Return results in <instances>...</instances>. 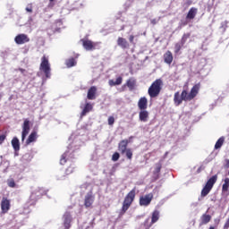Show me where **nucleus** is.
<instances>
[{
	"mask_svg": "<svg viewBox=\"0 0 229 229\" xmlns=\"http://www.w3.org/2000/svg\"><path fill=\"white\" fill-rule=\"evenodd\" d=\"M210 191H212V188H209L208 186L205 185L201 191V197L205 198V196H208Z\"/></svg>",
	"mask_w": 229,
	"mask_h": 229,
	"instance_id": "nucleus-32",
	"label": "nucleus"
},
{
	"mask_svg": "<svg viewBox=\"0 0 229 229\" xmlns=\"http://www.w3.org/2000/svg\"><path fill=\"white\" fill-rule=\"evenodd\" d=\"M123 83V77H117L115 81L109 80L108 84L110 87H115V85H121Z\"/></svg>",
	"mask_w": 229,
	"mask_h": 229,
	"instance_id": "nucleus-23",
	"label": "nucleus"
},
{
	"mask_svg": "<svg viewBox=\"0 0 229 229\" xmlns=\"http://www.w3.org/2000/svg\"><path fill=\"white\" fill-rule=\"evenodd\" d=\"M39 69L44 72L46 78H51V64H49V59L46 55L41 58Z\"/></svg>",
	"mask_w": 229,
	"mask_h": 229,
	"instance_id": "nucleus-4",
	"label": "nucleus"
},
{
	"mask_svg": "<svg viewBox=\"0 0 229 229\" xmlns=\"http://www.w3.org/2000/svg\"><path fill=\"white\" fill-rule=\"evenodd\" d=\"M117 46H119V47L122 49H130V43H128V40H126L124 38H118Z\"/></svg>",
	"mask_w": 229,
	"mask_h": 229,
	"instance_id": "nucleus-12",
	"label": "nucleus"
},
{
	"mask_svg": "<svg viewBox=\"0 0 229 229\" xmlns=\"http://www.w3.org/2000/svg\"><path fill=\"white\" fill-rule=\"evenodd\" d=\"M107 123L109 126H114V123H115V118H114V116H109L107 119Z\"/></svg>",
	"mask_w": 229,
	"mask_h": 229,
	"instance_id": "nucleus-38",
	"label": "nucleus"
},
{
	"mask_svg": "<svg viewBox=\"0 0 229 229\" xmlns=\"http://www.w3.org/2000/svg\"><path fill=\"white\" fill-rule=\"evenodd\" d=\"M94 194H92V191H89L86 194L84 198V207L86 208H92V205H94Z\"/></svg>",
	"mask_w": 229,
	"mask_h": 229,
	"instance_id": "nucleus-7",
	"label": "nucleus"
},
{
	"mask_svg": "<svg viewBox=\"0 0 229 229\" xmlns=\"http://www.w3.org/2000/svg\"><path fill=\"white\" fill-rule=\"evenodd\" d=\"M14 42H15L18 46H21L22 44H26V43L30 42V38H29L28 35H26V34H18V35L14 38Z\"/></svg>",
	"mask_w": 229,
	"mask_h": 229,
	"instance_id": "nucleus-8",
	"label": "nucleus"
},
{
	"mask_svg": "<svg viewBox=\"0 0 229 229\" xmlns=\"http://www.w3.org/2000/svg\"><path fill=\"white\" fill-rule=\"evenodd\" d=\"M224 228H225V229H228V228H229V217H228V219L226 220V222H225V225H224Z\"/></svg>",
	"mask_w": 229,
	"mask_h": 229,
	"instance_id": "nucleus-43",
	"label": "nucleus"
},
{
	"mask_svg": "<svg viewBox=\"0 0 229 229\" xmlns=\"http://www.w3.org/2000/svg\"><path fill=\"white\" fill-rule=\"evenodd\" d=\"M140 205H144V196H141L140 199Z\"/></svg>",
	"mask_w": 229,
	"mask_h": 229,
	"instance_id": "nucleus-44",
	"label": "nucleus"
},
{
	"mask_svg": "<svg viewBox=\"0 0 229 229\" xmlns=\"http://www.w3.org/2000/svg\"><path fill=\"white\" fill-rule=\"evenodd\" d=\"M135 38V37H133V36H130V38H129V41L130 42H133V39Z\"/></svg>",
	"mask_w": 229,
	"mask_h": 229,
	"instance_id": "nucleus-46",
	"label": "nucleus"
},
{
	"mask_svg": "<svg viewBox=\"0 0 229 229\" xmlns=\"http://www.w3.org/2000/svg\"><path fill=\"white\" fill-rule=\"evenodd\" d=\"M26 12H28L29 13H33V5L31 4H29L27 7H26Z\"/></svg>",
	"mask_w": 229,
	"mask_h": 229,
	"instance_id": "nucleus-40",
	"label": "nucleus"
},
{
	"mask_svg": "<svg viewBox=\"0 0 229 229\" xmlns=\"http://www.w3.org/2000/svg\"><path fill=\"white\" fill-rule=\"evenodd\" d=\"M7 185H8V187H11V189H15V187H16L17 184H15V180H13V179H9V180L7 181Z\"/></svg>",
	"mask_w": 229,
	"mask_h": 229,
	"instance_id": "nucleus-36",
	"label": "nucleus"
},
{
	"mask_svg": "<svg viewBox=\"0 0 229 229\" xmlns=\"http://www.w3.org/2000/svg\"><path fill=\"white\" fill-rule=\"evenodd\" d=\"M76 59H74V57H72L68 60H66V66L68 68H71V67H74L76 65Z\"/></svg>",
	"mask_w": 229,
	"mask_h": 229,
	"instance_id": "nucleus-30",
	"label": "nucleus"
},
{
	"mask_svg": "<svg viewBox=\"0 0 229 229\" xmlns=\"http://www.w3.org/2000/svg\"><path fill=\"white\" fill-rule=\"evenodd\" d=\"M139 107L141 110L140 112V120L144 121V98H141L139 101Z\"/></svg>",
	"mask_w": 229,
	"mask_h": 229,
	"instance_id": "nucleus-19",
	"label": "nucleus"
},
{
	"mask_svg": "<svg viewBox=\"0 0 229 229\" xmlns=\"http://www.w3.org/2000/svg\"><path fill=\"white\" fill-rule=\"evenodd\" d=\"M174 103L175 106H180L182 103H183V98H182V95H180V92H175L174 95Z\"/></svg>",
	"mask_w": 229,
	"mask_h": 229,
	"instance_id": "nucleus-13",
	"label": "nucleus"
},
{
	"mask_svg": "<svg viewBox=\"0 0 229 229\" xmlns=\"http://www.w3.org/2000/svg\"><path fill=\"white\" fill-rule=\"evenodd\" d=\"M30 122L29 119H25L23 121V124L21 125L22 131H21V142H24L26 140V137H28V134L30 133Z\"/></svg>",
	"mask_w": 229,
	"mask_h": 229,
	"instance_id": "nucleus-5",
	"label": "nucleus"
},
{
	"mask_svg": "<svg viewBox=\"0 0 229 229\" xmlns=\"http://www.w3.org/2000/svg\"><path fill=\"white\" fill-rule=\"evenodd\" d=\"M148 103V99L144 98V104Z\"/></svg>",
	"mask_w": 229,
	"mask_h": 229,
	"instance_id": "nucleus-50",
	"label": "nucleus"
},
{
	"mask_svg": "<svg viewBox=\"0 0 229 229\" xmlns=\"http://www.w3.org/2000/svg\"><path fill=\"white\" fill-rule=\"evenodd\" d=\"M72 221V218H71V214L66 213L64 215V226L65 229L71 228V223Z\"/></svg>",
	"mask_w": 229,
	"mask_h": 229,
	"instance_id": "nucleus-17",
	"label": "nucleus"
},
{
	"mask_svg": "<svg viewBox=\"0 0 229 229\" xmlns=\"http://www.w3.org/2000/svg\"><path fill=\"white\" fill-rule=\"evenodd\" d=\"M157 22H158V20L157 19H154V20H151V24H157Z\"/></svg>",
	"mask_w": 229,
	"mask_h": 229,
	"instance_id": "nucleus-45",
	"label": "nucleus"
},
{
	"mask_svg": "<svg viewBox=\"0 0 229 229\" xmlns=\"http://www.w3.org/2000/svg\"><path fill=\"white\" fill-rule=\"evenodd\" d=\"M131 139H133V136H131L129 140H121L118 144V151H120L122 155L125 154L128 160L133 158V151H131V148H128V144L131 142Z\"/></svg>",
	"mask_w": 229,
	"mask_h": 229,
	"instance_id": "nucleus-1",
	"label": "nucleus"
},
{
	"mask_svg": "<svg viewBox=\"0 0 229 229\" xmlns=\"http://www.w3.org/2000/svg\"><path fill=\"white\" fill-rule=\"evenodd\" d=\"M92 108H94L92 106V104L90 103H86L82 112L81 113V117H85V115H87V114H89V112H92Z\"/></svg>",
	"mask_w": 229,
	"mask_h": 229,
	"instance_id": "nucleus-16",
	"label": "nucleus"
},
{
	"mask_svg": "<svg viewBox=\"0 0 229 229\" xmlns=\"http://www.w3.org/2000/svg\"><path fill=\"white\" fill-rule=\"evenodd\" d=\"M199 90V85H195L192 87L191 89V92L189 93L190 95V99H194L195 96H198V92Z\"/></svg>",
	"mask_w": 229,
	"mask_h": 229,
	"instance_id": "nucleus-21",
	"label": "nucleus"
},
{
	"mask_svg": "<svg viewBox=\"0 0 229 229\" xmlns=\"http://www.w3.org/2000/svg\"><path fill=\"white\" fill-rule=\"evenodd\" d=\"M159 218H160V212H158L157 210H155L152 213L151 224L153 225L154 223H157V221H158Z\"/></svg>",
	"mask_w": 229,
	"mask_h": 229,
	"instance_id": "nucleus-26",
	"label": "nucleus"
},
{
	"mask_svg": "<svg viewBox=\"0 0 229 229\" xmlns=\"http://www.w3.org/2000/svg\"><path fill=\"white\" fill-rule=\"evenodd\" d=\"M191 38V34L190 33H187V34H183L180 43L182 45V46H185V43L187 42V39H189Z\"/></svg>",
	"mask_w": 229,
	"mask_h": 229,
	"instance_id": "nucleus-33",
	"label": "nucleus"
},
{
	"mask_svg": "<svg viewBox=\"0 0 229 229\" xmlns=\"http://www.w3.org/2000/svg\"><path fill=\"white\" fill-rule=\"evenodd\" d=\"M11 144L14 149V151H20L21 150V142L19 141V138L18 137H13Z\"/></svg>",
	"mask_w": 229,
	"mask_h": 229,
	"instance_id": "nucleus-15",
	"label": "nucleus"
},
{
	"mask_svg": "<svg viewBox=\"0 0 229 229\" xmlns=\"http://www.w3.org/2000/svg\"><path fill=\"white\" fill-rule=\"evenodd\" d=\"M72 173H74V168L69 166V167L66 169L65 174H72Z\"/></svg>",
	"mask_w": 229,
	"mask_h": 229,
	"instance_id": "nucleus-41",
	"label": "nucleus"
},
{
	"mask_svg": "<svg viewBox=\"0 0 229 229\" xmlns=\"http://www.w3.org/2000/svg\"><path fill=\"white\" fill-rule=\"evenodd\" d=\"M182 46L183 45L181 42H178V43L175 44V46H174V53H175V55H178L180 53V51L182 50Z\"/></svg>",
	"mask_w": 229,
	"mask_h": 229,
	"instance_id": "nucleus-34",
	"label": "nucleus"
},
{
	"mask_svg": "<svg viewBox=\"0 0 229 229\" xmlns=\"http://www.w3.org/2000/svg\"><path fill=\"white\" fill-rule=\"evenodd\" d=\"M135 199V189L131 190L124 198L122 207V214H126L128 208L131 207V203Z\"/></svg>",
	"mask_w": 229,
	"mask_h": 229,
	"instance_id": "nucleus-3",
	"label": "nucleus"
},
{
	"mask_svg": "<svg viewBox=\"0 0 229 229\" xmlns=\"http://www.w3.org/2000/svg\"><path fill=\"white\" fill-rule=\"evenodd\" d=\"M210 219H212V216L210 215L204 214L201 216L202 225H207L210 223Z\"/></svg>",
	"mask_w": 229,
	"mask_h": 229,
	"instance_id": "nucleus-27",
	"label": "nucleus"
},
{
	"mask_svg": "<svg viewBox=\"0 0 229 229\" xmlns=\"http://www.w3.org/2000/svg\"><path fill=\"white\" fill-rule=\"evenodd\" d=\"M151 199H153V193H148L144 196V207H148L149 203H151Z\"/></svg>",
	"mask_w": 229,
	"mask_h": 229,
	"instance_id": "nucleus-25",
	"label": "nucleus"
},
{
	"mask_svg": "<svg viewBox=\"0 0 229 229\" xmlns=\"http://www.w3.org/2000/svg\"><path fill=\"white\" fill-rule=\"evenodd\" d=\"M37 131H32L30 135H29V137H28V139H27V140H26V144H27V146H30V144H31V142H35V141H37Z\"/></svg>",
	"mask_w": 229,
	"mask_h": 229,
	"instance_id": "nucleus-20",
	"label": "nucleus"
},
{
	"mask_svg": "<svg viewBox=\"0 0 229 229\" xmlns=\"http://www.w3.org/2000/svg\"><path fill=\"white\" fill-rule=\"evenodd\" d=\"M227 28H228V21H222L220 24V30H222L223 33L226 31Z\"/></svg>",
	"mask_w": 229,
	"mask_h": 229,
	"instance_id": "nucleus-35",
	"label": "nucleus"
},
{
	"mask_svg": "<svg viewBox=\"0 0 229 229\" xmlns=\"http://www.w3.org/2000/svg\"><path fill=\"white\" fill-rule=\"evenodd\" d=\"M6 140V134L0 135V144H3Z\"/></svg>",
	"mask_w": 229,
	"mask_h": 229,
	"instance_id": "nucleus-42",
	"label": "nucleus"
},
{
	"mask_svg": "<svg viewBox=\"0 0 229 229\" xmlns=\"http://www.w3.org/2000/svg\"><path fill=\"white\" fill-rule=\"evenodd\" d=\"M173 53L171 51H166V53L164 54V61L165 64H167L168 65H171L173 64Z\"/></svg>",
	"mask_w": 229,
	"mask_h": 229,
	"instance_id": "nucleus-14",
	"label": "nucleus"
},
{
	"mask_svg": "<svg viewBox=\"0 0 229 229\" xmlns=\"http://www.w3.org/2000/svg\"><path fill=\"white\" fill-rule=\"evenodd\" d=\"M209 229H214V226H210Z\"/></svg>",
	"mask_w": 229,
	"mask_h": 229,
	"instance_id": "nucleus-51",
	"label": "nucleus"
},
{
	"mask_svg": "<svg viewBox=\"0 0 229 229\" xmlns=\"http://www.w3.org/2000/svg\"><path fill=\"white\" fill-rule=\"evenodd\" d=\"M66 163H67V158H66L65 155H63L60 159V165H64Z\"/></svg>",
	"mask_w": 229,
	"mask_h": 229,
	"instance_id": "nucleus-39",
	"label": "nucleus"
},
{
	"mask_svg": "<svg viewBox=\"0 0 229 229\" xmlns=\"http://www.w3.org/2000/svg\"><path fill=\"white\" fill-rule=\"evenodd\" d=\"M135 79H129L123 87H128L129 90H135V85H136Z\"/></svg>",
	"mask_w": 229,
	"mask_h": 229,
	"instance_id": "nucleus-18",
	"label": "nucleus"
},
{
	"mask_svg": "<svg viewBox=\"0 0 229 229\" xmlns=\"http://www.w3.org/2000/svg\"><path fill=\"white\" fill-rule=\"evenodd\" d=\"M50 1V3H53V1H55V0H49Z\"/></svg>",
	"mask_w": 229,
	"mask_h": 229,
	"instance_id": "nucleus-52",
	"label": "nucleus"
},
{
	"mask_svg": "<svg viewBox=\"0 0 229 229\" xmlns=\"http://www.w3.org/2000/svg\"><path fill=\"white\" fill-rule=\"evenodd\" d=\"M224 184L222 186V192H228V189H229V178L226 177L224 181Z\"/></svg>",
	"mask_w": 229,
	"mask_h": 229,
	"instance_id": "nucleus-31",
	"label": "nucleus"
},
{
	"mask_svg": "<svg viewBox=\"0 0 229 229\" xmlns=\"http://www.w3.org/2000/svg\"><path fill=\"white\" fill-rule=\"evenodd\" d=\"M120 157L121 155L119 154V152H114L112 156V160L113 162H117V160H119Z\"/></svg>",
	"mask_w": 229,
	"mask_h": 229,
	"instance_id": "nucleus-37",
	"label": "nucleus"
},
{
	"mask_svg": "<svg viewBox=\"0 0 229 229\" xmlns=\"http://www.w3.org/2000/svg\"><path fill=\"white\" fill-rule=\"evenodd\" d=\"M181 98H182L183 101H191V96L187 92V90L183 89L181 94Z\"/></svg>",
	"mask_w": 229,
	"mask_h": 229,
	"instance_id": "nucleus-28",
	"label": "nucleus"
},
{
	"mask_svg": "<svg viewBox=\"0 0 229 229\" xmlns=\"http://www.w3.org/2000/svg\"><path fill=\"white\" fill-rule=\"evenodd\" d=\"M167 155H169V152L165 153V157H167Z\"/></svg>",
	"mask_w": 229,
	"mask_h": 229,
	"instance_id": "nucleus-49",
	"label": "nucleus"
},
{
	"mask_svg": "<svg viewBox=\"0 0 229 229\" xmlns=\"http://www.w3.org/2000/svg\"><path fill=\"white\" fill-rule=\"evenodd\" d=\"M162 169V164L157 163L154 166L153 174H152V181L157 182L158 178H160V170Z\"/></svg>",
	"mask_w": 229,
	"mask_h": 229,
	"instance_id": "nucleus-10",
	"label": "nucleus"
},
{
	"mask_svg": "<svg viewBox=\"0 0 229 229\" xmlns=\"http://www.w3.org/2000/svg\"><path fill=\"white\" fill-rule=\"evenodd\" d=\"M97 94H98V87L91 86L88 90L87 98L92 101L96 99Z\"/></svg>",
	"mask_w": 229,
	"mask_h": 229,
	"instance_id": "nucleus-11",
	"label": "nucleus"
},
{
	"mask_svg": "<svg viewBox=\"0 0 229 229\" xmlns=\"http://www.w3.org/2000/svg\"><path fill=\"white\" fill-rule=\"evenodd\" d=\"M148 117V112L144 111V120L146 121V118Z\"/></svg>",
	"mask_w": 229,
	"mask_h": 229,
	"instance_id": "nucleus-47",
	"label": "nucleus"
},
{
	"mask_svg": "<svg viewBox=\"0 0 229 229\" xmlns=\"http://www.w3.org/2000/svg\"><path fill=\"white\" fill-rule=\"evenodd\" d=\"M225 143V137H221L217 140V141L215 144V149H219Z\"/></svg>",
	"mask_w": 229,
	"mask_h": 229,
	"instance_id": "nucleus-29",
	"label": "nucleus"
},
{
	"mask_svg": "<svg viewBox=\"0 0 229 229\" xmlns=\"http://www.w3.org/2000/svg\"><path fill=\"white\" fill-rule=\"evenodd\" d=\"M162 87H164V81L162 79H157L148 88V95L150 98H158L162 90Z\"/></svg>",
	"mask_w": 229,
	"mask_h": 229,
	"instance_id": "nucleus-2",
	"label": "nucleus"
},
{
	"mask_svg": "<svg viewBox=\"0 0 229 229\" xmlns=\"http://www.w3.org/2000/svg\"><path fill=\"white\" fill-rule=\"evenodd\" d=\"M198 13V9L197 8H191L190 11L188 12V14H187V19H194V17H196V14Z\"/></svg>",
	"mask_w": 229,
	"mask_h": 229,
	"instance_id": "nucleus-24",
	"label": "nucleus"
},
{
	"mask_svg": "<svg viewBox=\"0 0 229 229\" xmlns=\"http://www.w3.org/2000/svg\"><path fill=\"white\" fill-rule=\"evenodd\" d=\"M81 42L82 43V46L86 51H94L96 47H98V43H94L92 40H89L88 38H82L81 39Z\"/></svg>",
	"mask_w": 229,
	"mask_h": 229,
	"instance_id": "nucleus-6",
	"label": "nucleus"
},
{
	"mask_svg": "<svg viewBox=\"0 0 229 229\" xmlns=\"http://www.w3.org/2000/svg\"><path fill=\"white\" fill-rule=\"evenodd\" d=\"M12 205L10 204V199L8 198L4 197L1 201V210L3 214H8V210H10Z\"/></svg>",
	"mask_w": 229,
	"mask_h": 229,
	"instance_id": "nucleus-9",
	"label": "nucleus"
},
{
	"mask_svg": "<svg viewBox=\"0 0 229 229\" xmlns=\"http://www.w3.org/2000/svg\"><path fill=\"white\" fill-rule=\"evenodd\" d=\"M20 72H26V70L22 69V68H19Z\"/></svg>",
	"mask_w": 229,
	"mask_h": 229,
	"instance_id": "nucleus-48",
	"label": "nucleus"
},
{
	"mask_svg": "<svg viewBox=\"0 0 229 229\" xmlns=\"http://www.w3.org/2000/svg\"><path fill=\"white\" fill-rule=\"evenodd\" d=\"M216 182H217V175L215 174L212 177H210L208 179V181L206 183V187H209L210 189H212V187H214V184L216 183Z\"/></svg>",
	"mask_w": 229,
	"mask_h": 229,
	"instance_id": "nucleus-22",
	"label": "nucleus"
}]
</instances>
